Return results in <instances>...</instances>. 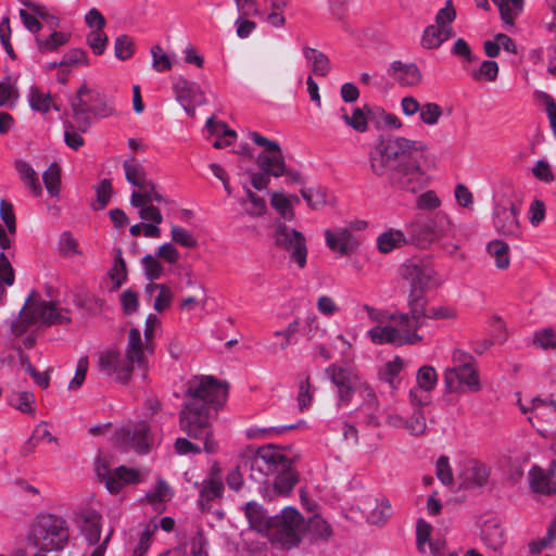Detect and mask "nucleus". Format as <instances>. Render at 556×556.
Masks as SVG:
<instances>
[{"label":"nucleus","mask_w":556,"mask_h":556,"mask_svg":"<svg viewBox=\"0 0 556 556\" xmlns=\"http://www.w3.org/2000/svg\"><path fill=\"white\" fill-rule=\"evenodd\" d=\"M427 144L404 137H381L368 152L371 174L392 187L416 192L422 186L424 170L414 152H425Z\"/></svg>","instance_id":"f257e3e1"},{"label":"nucleus","mask_w":556,"mask_h":556,"mask_svg":"<svg viewBox=\"0 0 556 556\" xmlns=\"http://www.w3.org/2000/svg\"><path fill=\"white\" fill-rule=\"evenodd\" d=\"M187 401L179 416L180 429L191 439L203 440L208 454L217 452L212 437L211 408L217 409L227 397V389L211 376L194 377L188 382Z\"/></svg>","instance_id":"f03ea898"},{"label":"nucleus","mask_w":556,"mask_h":556,"mask_svg":"<svg viewBox=\"0 0 556 556\" xmlns=\"http://www.w3.org/2000/svg\"><path fill=\"white\" fill-rule=\"evenodd\" d=\"M98 368L104 375L124 384L129 382L136 369L142 372L144 379L148 359L140 331L137 328L129 330L124 353L114 349L101 352L98 357Z\"/></svg>","instance_id":"7ed1b4c3"},{"label":"nucleus","mask_w":556,"mask_h":556,"mask_svg":"<svg viewBox=\"0 0 556 556\" xmlns=\"http://www.w3.org/2000/svg\"><path fill=\"white\" fill-rule=\"evenodd\" d=\"M68 538L70 529L63 517L42 513L30 525L27 543L34 548L59 552L65 547Z\"/></svg>","instance_id":"20e7f679"},{"label":"nucleus","mask_w":556,"mask_h":556,"mask_svg":"<svg viewBox=\"0 0 556 556\" xmlns=\"http://www.w3.org/2000/svg\"><path fill=\"white\" fill-rule=\"evenodd\" d=\"M73 118L80 131H87L92 117L105 118L115 114V106L110 97L99 91L90 89L83 84L77 90L76 96L71 101Z\"/></svg>","instance_id":"39448f33"},{"label":"nucleus","mask_w":556,"mask_h":556,"mask_svg":"<svg viewBox=\"0 0 556 556\" xmlns=\"http://www.w3.org/2000/svg\"><path fill=\"white\" fill-rule=\"evenodd\" d=\"M451 230V220L443 212H438L427 218L416 217L406 226L409 240L421 248L429 247L432 242L447 237Z\"/></svg>","instance_id":"423d86ee"},{"label":"nucleus","mask_w":556,"mask_h":556,"mask_svg":"<svg viewBox=\"0 0 556 556\" xmlns=\"http://www.w3.org/2000/svg\"><path fill=\"white\" fill-rule=\"evenodd\" d=\"M303 517L294 507H285L279 515L271 518L268 531L271 540L290 549L301 542Z\"/></svg>","instance_id":"0eeeda50"},{"label":"nucleus","mask_w":556,"mask_h":556,"mask_svg":"<svg viewBox=\"0 0 556 556\" xmlns=\"http://www.w3.org/2000/svg\"><path fill=\"white\" fill-rule=\"evenodd\" d=\"M250 477L257 483H265L270 476L290 466V459L274 446L260 447L247 463Z\"/></svg>","instance_id":"6e6552de"},{"label":"nucleus","mask_w":556,"mask_h":556,"mask_svg":"<svg viewBox=\"0 0 556 556\" xmlns=\"http://www.w3.org/2000/svg\"><path fill=\"white\" fill-rule=\"evenodd\" d=\"M326 376L336 388L337 406H349L363 379L361 375L352 367L331 364L326 368Z\"/></svg>","instance_id":"1a4fd4ad"},{"label":"nucleus","mask_w":556,"mask_h":556,"mask_svg":"<svg viewBox=\"0 0 556 556\" xmlns=\"http://www.w3.org/2000/svg\"><path fill=\"white\" fill-rule=\"evenodd\" d=\"M409 311L407 313L392 315L390 323L394 331L401 337L399 346L407 344H418L424 340V337L418 333L422 329V311L421 302L408 304Z\"/></svg>","instance_id":"9d476101"},{"label":"nucleus","mask_w":556,"mask_h":556,"mask_svg":"<svg viewBox=\"0 0 556 556\" xmlns=\"http://www.w3.org/2000/svg\"><path fill=\"white\" fill-rule=\"evenodd\" d=\"M114 446L138 453L146 454L152 444L149 425L144 421H138L121 427L112 438Z\"/></svg>","instance_id":"9b49d317"},{"label":"nucleus","mask_w":556,"mask_h":556,"mask_svg":"<svg viewBox=\"0 0 556 556\" xmlns=\"http://www.w3.org/2000/svg\"><path fill=\"white\" fill-rule=\"evenodd\" d=\"M249 137L255 144L264 148L257 156L260 169L271 174L276 178L283 176L286 163L279 143L263 137L256 131H250Z\"/></svg>","instance_id":"f8f14e48"},{"label":"nucleus","mask_w":556,"mask_h":556,"mask_svg":"<svg viewBox=\"0 0 556 556\" xmlns=\"http://www.w3.org/2000/svg\"><path fill=\"white\" fill-rule=\"evenodd\" d=\"M25 316L29 315V324L40 323L42 325H62L71 320L68 311L59 307L54 302H47L34 298L30 293L24 305Z\"/></svg>","instance_id":"ddd939ff"},{"label":"nucleus","mask_w":556,"mask_h":556,"mask_svg":"<svg viewBox=\"0 0 556 556\" xmlns=\"http://www.w3.org/2000/svg\"><path fill=\"white\" fill-rule=\"evenodd\" d=\"M403 276L409 280L410 289L408 304L424 303L425 291L438 283L433 268L422 264L410 262L404 265Z\"/></svg>","instance_id":"4468645a"},{"label":"nucleus","mask_w":556,"mask_h":556,"mask_svg":"<svg viewBox=\"0 0 556 556\" xmlns=\"http://www.w3.org/2000/svg\"><path fill=\"white\" fill-rule=\"evenodd\" d=\"M275 243L290 253V258L298 264L300 268L306 265L307 247L302 232L279 224L275 231Z\"/></svg>","instance_id":"2eb2a0df"},{"label":"nucleus","mask_w":556,"mask_h":556,"mask_svg":"<svg viewBox=\"0 0 556 556\" xmlns=\"http://www.w3.org/2000/svg\"><path fill=\"white\" fill-rule=\"evenodd\" d=\"M103 519L96 511H88L84 516L81 525V534L89 545H97L90 556H104L109 542L113 534V528H110L101 540Z\"/></svg>","instance_id":"dca6fc26"},{"label":"nucleus","mask_w":556,"mask_h":556,"mask_svg":"<svg viewBox=\"0 0 556 556\" xmlns=\"http://www.w3.org/2000/svg\"><path fill=\"white\" fill-rule=\"evenodd\" d=\"M444 382L450 392H477L480 390L478 371L473 365L446 369Z\"/></svg>","instance_id":"f3484780"},{"label":"nucleus","mask_w":556,"mask_h":556,"mask_svg":"<svg viewBox=\"0 0 556 556\" xmlns=\"http://www.w3.org/2000/svg\"><path fill=\"white\" fill-rule=\"evenodd\" d=\"M96 470L99 479L112 494H117L125 484L139 482L138 470L125 466H119L112 472L105 464L99 463Z\"/></svg>","instance_id":"a211bd4d"},{"label":"nucleus","mask_w":556,"mask_h":556,"mask_svg":"<svg viewBox=\"0 0 556 556\" xmlns=\"http://www.w3.org/2000/svg\"><path fill=\"white\" fill-rule=\"evenodd\" d=\"M177 101L188 115H193L195 106L204 103V93L197 83L179 77L174 83Z\"/></svg>","instance_id":"6ab92c4d"},{"label":"nucleus","mask_w":556,"mask_h":556,"mask_svg":"<svg viewBox=\"0 0 556 556\" xmlns=\"http://www.w3.org/2000/svg\"><path fill=\"white\" fill-rule=\"evenodd\" d=\"M518 215L519 208L514 203H509V206L496 205L493 223L497 231L506 237L519 238L521 229Z\"/></svg>","instance_id":"aec40b11"},{"label":"nucleus","mask_w":556,"mask_h":556,"mask_svg":"<svg viewBox=\"0 0 556 556\" xmlns=\"http://www.w3.org/2000/svg\"><path fill=\"white\" fill-rule=\"evenodd\" d=\"M387 73L402 87H416L422 80V74L415 63L393 61Z\"/></svg>","instance_id":"412c9836"},{"label":"nucleus","mask_w":556,"mask_h":556,"mask_svg":"<svg viewBox=\"0 0 556 556\" xmlns=\"http://www.w3.org/2000/svg\"><path fill=\"white\" fill-rule=\"evenodd\" d=\"M356 392L363 397V403L357 409L358 414H365L363 422L377 426L379 424L377 415L379 401L374 388L365 379H362Z\"/></svg>","instance_id":"4be33fe9"},{"label":"nucleus","mask_w":556,"mask_h":556,"mask_svg":"<svg viewBox=\"0 0 556 556\" xmlns=\"http://www.w3.org/2000/svg\"><path fill=\"white\" fill-rule=\"evenodd\" d=\"M325 238L330 250L341 255L355 251L358 247V241L352 231L345 227H339L333 230L327 229Z\"/></svg>","instance_id":"5701e85b"},{"label":"nucleus","mask_w":556,"mask_h":556,"mask_svg":"<svg viewBox=\"0 0 556 556\" xmlns=\"http://www.w3.org/2000/svg\"><path fill=\"white\" fill-rule=\"evenodd\" d=\"M224 489L222 470L215 464L211 468L208 476L202 482L199 503L202 507L208 505L212 501L222 497Z\"/></svg>","instance_id":"b1692460"},{"label":"nucleus","mask_w":556,"mask_h":556,"mask_svg":"<svg viewBox=\"0 0 556 556\" xmlns=\"http://www.w3.org/2000/svg\"><path fill=\"white\" fill-rule=\"evenodd\" d=\"M481 540L492 551H501L506 543V534L502 523L491 518L483 522L481 528Z\"/></svg>","instance_id":"393cba45"},{"label":"nucleus","mask_w":556,"mask_h":556,"mask_svg":"<svg viewBox=\"0 0 556 556\" xmlns=\"http://www.w3.org/2000/svg\"><path fill=\"white\" fill-rule=\"evenodd\" d=\"M491 473V469L483 463L471 459L466 464L463 472L464 483L467 488L484 486Z\"/></svg>","instance_id":"a878e982"},{"label":"nucleus","mask_w":556,"mask_h":556,"mask_svg":"<svg viewBox=\"0 0 556 556\" xmlns=\"http://www.w3.org/2000/svg\"><path fill=\"white\" fill-rule=\"evenodd\" d=\"M244 514L251 528L258 532L269 531L273 517H268L258 503L254 501L248 502L244 507Z\"/></svg>","instance_id":"bb28decb"},{"label":"nucleus","mask_w":556,"mask_h":556,"mask_svg":"<svg viewBox=\"0 0 556 556\" xmlns=\"http://www.w3.org/2000/svg\"><path fill=\"white\" fill-rule=\"evenodd\" d=\"M162 203L166 202L165 198L159 192L155 184L148 180L142 185L136 187L130 195L131 205H142L144 203Z\"/></svg>","instance_id":"cd10ccee"},{"label":"nucleus","mask_w":556,"mask_h":556,"mask_svg":"<svg viewBox=\"0 0 556 556\" xmlns=\"http://www.w3.org/2000/svg\"><path fill=\"white\" fill-rule=\"evenodd\" d=\"M408 243L406 235L399 229L390 228L380 233L377 238V249L380 253L387 254Z\"/></svg>","instance_id":"c85d7f7f"},{"label":"nucleus","mask_w":556,"mask_h":556,"mask_svg":"<svg viewBox=\"0 0 556 556\" xmlns=\"http://www.w3.org/2000/svg\"><path fill=\"white\" fill-rule=\"evenodd\" d=\"M404 366V359L400 356H395L379 369L380 380L388 383L392 391L397 390L401 383L400 375Z\"/></svg>","instance_id":"c756f323"},{"label":"nucleus","mask_w":556,"mask_h":556,"mask_svg":"<svg viewBox=\"0 0 556 556\" xmlns=\"http://www.w3.org/2000/svg\"><path fill=\"white\" fill-rule=\"evenodd\" d=\"M302 52L315 75L327 76L329 74L331 65L329 58L324 52L308 46H304Z\"/></svg>","instance_id":"7c9ffc66"},{"label":"nucleus","mask_w":556,"mask_h":556,"mask_svg":"<svg viewBox=\"0 0 556 556\" xmlns=\"http://www.w3.org/2000/svg\"><path fill=\"white\" fill-rule=\"evenodd\" d=\"M367 336L374 344H392L399 346L401 337L391 326L389 321L386 325H377L367 331Z\"/></svg>","instance_id":"2f4dec72"},{"label":"nucleus","mask_w":556,"mask_h":556,"mask_svg":"<svg viewBox=\"0 0 556 556\" xmlns=\"http://www.w3.org/2000/svg\"><path fill=\"white\" fill-rule=\"evenodd\" d=\"M531 490L535 493L552 495L556 488L552 484L549 476L540 467L533 466L529 471Z\"/></svg>","instance_id":"473e14b6"},{"label":"nucleus","mask_w":556,"mask_h":556,"mask_svg":"<svg viewBox=\"0 0 556 556\" xmlns=\"http://www.w3.org/2000/svg\"><path fill=\"white\" fill-rule=\"evenodd\" d=\"M452 36V28H441L437 25H430L424 30L421 45L426 49H437Z\"/></svg>","instance_id":"72a5a7b5"},{"label":"nucleus","mask_w":556,"mask_h":556,"mask_svg":"<svg viewBox=\"0 0 556 556\" xmlns=\"http://www.w3.org/2000/svg\"><path fill=\"white\" fill-rule=\"evenodd\" d=\"M299 480L298 473L290 465L275 475L274 490L280 496H288Z\"/></svg>","instance_id":"f704fd0d"},{"label":"nucleus","mask_w":556,"mask_h":556,"mask_svg":"<svg viewBox=\"0 0 556 556\" xmlns=\"http://www.w3.org/2000/svg\"><path fill=\"white\" fill-rule=\"evenodd\" d=\"M15 169L18 173L21 180L29 188L35 197L42 192L41 184L35 169L25 161H16Z\"/></svg>","instance_id":"c9c22d12"},{"label":"nucleus","mask_w":556,"mask_h":556,"mask_svg":"<svg viewBox=\"0 0 556 556\" xmlns=\"http://www.w3.org/2000/svg\"><path fill=\"white\" fill-rule=\"evenodd\" d=\"M498 8L502 21L514 26L515 20L522 12L523 0H492Z\"/></svg>","instance_id":"e433bc0d"},{"label":"nucleus","mask_w":556,"mask_h":556,"mask_svg":"<svg viewBox=\"0 0 556 556\" xmlns=\"http://www.w3.org/2000/svg\"><path fill=\"white\" fill-rule=\"evenodd\" d=\"M305 425L306 422L304 420H300L296 424L277 427H252L248 429L247 434L252 439H267L275 435H281L288 430L304 427Z\"/></svg>","instance_id":"4c0bfd02"},{"label":"nucleus","mask_w":556,"mask_h":556,"mask_svg":"<svg viewBox=\"0 0 556 556\" xmlns=\"http://www.w3.org/2000/svg\"><path fill=\"white\" fill-rule=\"evenodd\" d=\"M146 292L153 296L155 293L153 307L157 312H163L169 307L173 299V292L166 285L149 283Z\"/></svg>","instance_id":"58836bf2"},{"label":"nucleus","mask_w":556,"mask_h":556,"mask_svg":"<svg viewBox=\"0 0 556 556\" xmlns=\"http://www.w3.org/2000/svg\"><path fill=\"white\" fill-rule=\"evenodd\" d=\"M8 403L24 414H35V395L29 391H13L9 395Z\"/></svg>","instance_id":"ea45409f"},{"label":"nucleus","mask_w":556,"mask_h":556,"mask_svg":"<svg viewBox=\"0 0 556 556\" xmlns=\"http://www.w3.org/2000/svg\"><path fill=\"white\" fill-rule=\"evenodd\" d=\"M123 167L126 180L135 188L149 180L144 167L135 157L127 159Z\"/></svg>","instance_id":"a19ab883"},{"label":"nucleus","mask_w":556,"mask_h":556,"mask_svg":"<svg viewBox=\"0 0 556 556\" xmlns=\"http://www.w3.org/2000/svg\"><path fill=\"white\" fill-rule=\"evenodd\" d=\"M301 194L313 210H320L329 202L328 190L320 186L304 188Z\"/></svg>","instance_id":"79ce46f5"},{"label":"nucleus","mask_w":556,"mask_h":556,"mask_svg":"<svg viewBox=\"0 0 556 556\" xmlns=\"http://www.w3.org/2000/svg\"><path fill=\"white\" fill-rule=\"evenodd\" d=\"M306 532L312 536V540H328L332 534V529L325 519L316 514L308 519Z\"/></svg>","instance_id":"37998d69"},{"label":"nucleus","mask_w":556,"mask_h":556,"mask_svg":"<svg viewBox=\"0 0 556 556\" xmlns=\"http://www.w3.org/2000/svg\"><path fill=\"white\" fill-rule=\"evenodd\" d=\"M422 328L428 326L429 320L451 319L456 316L455 311L450 306L427 307V300L422 303Z\"/></svg>","instance_id":"c03bdc74"},{"label":"nucleus","mask_w":556,"mask_h":556,"mask_svg":"<svg viewBox=\"0 0 556 556\" xmlns=\"http://www.w3.org/2000/svg\"><path fill=\"white\" fill-rule=\"evenodd\" d=\"M431 532L432 526L422 518L418 519L416 526V542L420 553H427V549L430 552V542L437 540L431 539Z\"/></svg>","instance_id":"a18cd8bd"},{"label":"nucleus","mask_w":556,"mask_h":556,"mask_svg":"<svg viewBox=\"0 0 556 556\" xmlns=\"http://www.w3.org/2000/svg\"><path fill=\"white\" fill-rule=\"evenodd\" d=\"M486 250L495 258L498 268L505 269L509 266L508 245L505 242L494 240L488 244Z\"/></svg>","instance_id":"49530a36"},{"label":"nucleus","mask_w":556,"mask_h":556,"mask_svg":"<svg viewBox=\"0 0 556 556\" xmlns=\"http://www.w3.org/2000/svg\"><path fill=\"white\" fill-rule=\"evenodd\" d=\"M43 184L48 193L51 197H58L60 193V167L58 164L52 163L42 174Z\"/></svg>","instance_id":"de8ad7c7"},{"label":"nucleus","mask_w":556,"mask_h":556,"mask_svg":"<svg viewBox=\"0 0 556 556\" xmlns=\"http://www.w3.org/2000/svg\"><path fill=\"white\" fill-rule=\"evenodd\" d=\"M498 75V65L495 61H483L478 68L471 72L476 81H494Z\"/></svg>","instance_id":"09e8293b"},{"label":"nucleus","mask_w":556,"mask_h":556,"mask_svg":"<svg viewBox=\"0 0 556 556\" xmlns=\"http://www.w3.org/2000/svg\"><path fill=\"white\" fill-rule=\"evenodd\" d=\"M304 332L309 341L318 342L326 337L327 329L321 326L318 317L315 314H312L305 319Z\"/></svg>","instance_id":"8fccbe9b"},{"label":"nucleus","mask_w":556,"mask_h":556,"mask_svg":"<svg viewBox=\"0 0 556 556\" xmlns=\"http://www.w3.org/2000/svg\"><path fill=\"white\" fill-rule=\"evenodd\" d=\"M270 204L286 220H291L294 217L291 199L286 194L281 192H273Z\"/></svg>","instance_id":"3c124183"},{"label":"nucleus","mask_w":556,"mask_h":556,"mask_svg":"<svg viewBox=\"0 0 556 556\" xmlns=\"http://www.w3.org/2000/svg\"><path fill=\"white\" fill-rule=\"evenodd\" d=\"M83 132L84 131L77 128V124L73 117L72 121L64 122V141L70 148L77 150L84 146L85 140L81 137Z\"/></svg>","instance_id":"603ef678"},{"label":"nucleus","mask_w":556,"mask_h":556,"mask_svg":"<svg viewBox=\"0 0 556 556\" xmlns=\"http://www.w3.org/2000/svg\"><path fill=\"white\" fill-rule=\"evenodd\" d=\"M68 41V35L61 31H53L48 38L36 37V42L40 52L46 53L58 49Z\"/></svg>","instance_id":"864d4df0"},{"label":"nucleus","mask_w":556,"mask_h":556,"mask_svg":"<svg viewBox=\"0 0 556 556\" xmlns=\"http://www.w3.org/2000/svg\"><path fill=\"white\" fill-rule=\"evenodd\" d=\"M442 115V106L434 102H427L422 104L419 111L420 121L428 126L437 125Z\"/></svg>","instance_id":"5fc2aeb1"},{"label":"nucleus","mask_w":556,"mask_h":556,"mask_svg":"<svg viewBox=\"0 0 556 556\" xmlns=\"http://www.w3.org/2000/svg\"><path fill=\"white\" fill-rule=\"evenodd\" d=\"M28 102L34 111L46 113L51 108L52 99L49 93L33 87L28 96Z\"/></svg>","instance_id":"6e6d98bb"},{"label":"nucleus","mask_w":556,"mask_h":556,"mask_svg":"<svg viewBox=\"0 0 556 556\" xmlns=\"http://www.w3.org/2000/svg\"><path fill=\"white\" fill-rule=\"evenodd\" d=\"M438 376L433 367L422 366L417 372V386L424 392H430L437 386Z\"/></svg>","instance_id":"4d7b16f0"},{"label":"nucleus","mask_w":556,"mask_h":556,"mask_svg":"<svg viewBox=\"0 0 556 556\" xmlns=\"http://www.w3.org/2000/svg\"><path fill=\"white\" fill-rule=\"evenodd\" d=\"M405 428L412 435H422L427 430L426 417L420 408H416L409 419L405 421Z\"/></svg>","instance_id":"13d9d810"},{"label":"nucleus","mask_w":556,"mask_h":556,"mask_svg":"<svg viewBox=\"0 0 556 556\" xmlns=\"http://www.w3.org/2000/svg\"><path fill=\"white\" fill-rule=\"evenodd\" d=\"M141 263H142L144 276L149 280H151V281L156 280V279L161 278V276L163 275L164 268H163L162 264L156 260L155 254L154 255H151V254L144 255L141 260Z\"/></svg>","instance_id":"bf43d9fd"},{"label":"nucleus","mask_w":556,"mask_h":556,"mask_svg":"<svg viewBox=\"0 0 556 556\" xmlns=\"http://www.w3.org/2000/svg\"><path fill=\"white\" fill-rule=\"evenodd\" d=\"M152 66L156 72L169 71L173 67L172 59L160 46L151 48Z\"/></svg>","instance_id":"052dcab7"},{"label":"nucleus","mask_w":556,"mask_h":556,"mask_svg":"<svg viewBox=\"0 0 556 556\" xmlns=\"http://www.w3.org/2000/svg\"><path fill=\"white\" fill-rule=\"evenodd\" d=\"M392 515V506L389 500L382 498L377 502L369 515V520L375 523H383Z\"/></svg>","instance_id":"680f3d73"},{"label":"nucleus","mask_w":556,"mask_h":556,"mask_svg":"<svg viewBox=\"0 0 556 556\" xmlns=\"http://www.w3.org/2000/svg\"><path fill=\"white\" fill-rule=\"evenodd\" d=\"M115 56L118 60H127L134 54V41L127 35H121L116 38L115 45Z\"/></svg>","instance_id":"e2e57ef3"},{"label":"nucleus","mask_w":556,"mask_h":556,"mask_svg":"<svg viewBox=\"0 0 556 556\" xmlns=\"http://www.w3.org/2000/svg\"><path fill=\"white\" fill-rule=\"evenodd\" d=\"M172 239L174 242L185 247V248H194L198 244L197 239L193 237V235L177 225H173L170 229Z\"/></svg>","instance_id":"0e129e2a"},{"label":"nucleus","mask_w":556,"mask_h":556,"mask_svg":"<svg viewBox=\"0 0 556 556\" xmlns=\"http://www.w3.org/2000/svg\"><path fill=\"white\" fill-rule=\"evenodd\" d=\"M138 210L139 217L142 220L162 224L163 215L159 207L153 205V203H144L142 205H132Z\"/></svg>","instance_id":"69168bd1"},{"label":"nucleus","mask_w":556,"mask_h":556,"mask_svg":"<svg viewBox=\"0 0 556 556\" xmlns=\"http://www.w3.org/2000/svg\"><path fill=\"white\" fill-rule=\"evenodd\" d=\"M17 98L10 77L0 81V106H12Z\"/></svg>","instance_id":"338daca9"},{"label":"nucleus","mask_w":556,"mask_h":556,"mask_svg":"<svg viewBox=\"0 0 556 556\" xmlns=\"http://www.w3.org/2000/svg\"><path fill=\"white\" fill-rule=\"evenodd\" d=\"M435 473L438 479L444 485H452L454 482L452 468L450 466L448 457L440 456L435 464Z\"/></svg>","instance_id":"774afa93"}]
</instances>
